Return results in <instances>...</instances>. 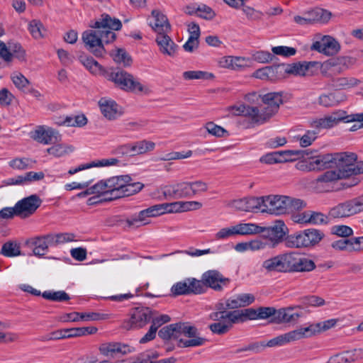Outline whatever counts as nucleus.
Wrapping results in <instances>:
<instances>
[{"instance_id":"1","label":"nucleus","mask_w":363,"mask_h":363,"mask_svg":"<svg viewBox=\"0 0 363 363\" xmlns=\"http://www.w3.org/2000/svg\"><path fill=\"white\" fill-rule=\"evenodd\" d=\"M332 154H318L317 150H303L302 158L296 168L303 172L319 171L333 167Z\"/></svg>"},{"instance_id":"2","label":"nucleus","mask_w":363,"mask_h":363,"mask_svg":"<svg viewBox=\"0 0 363 363\" xmlns=\"http://www.w3.org/2000/svg\"><path fill=\"white\" fill-rule=\"evenodd\" d=\"M332 154H318L317 150H303L302 158L296 168L303 172L319 171L333 167Z\"/></svg>"},{"instance_id":"3","label":"nucleus","mask_w":363,"mask_h":363,"mask_svg":"<svg viewBox=\"0 0 363 363\" xmlns=\"http://www.w3.org/2000/svg\"><path fill=\"white\" fill-rule=\"evenodd\" d=\"M324 234L317 229H306L288 235L284 240L286 247L301 248L314 246L323 238Z\"/></svg>"},{"instance_id":"4","label":"nucleus","mask_w":363,"mask_h":363,"mask_svg":"<svg viewBox=\"0 0 363 363\" xmlns=\"http://www.w3.org/2000/svg\"><path fill=\"white\" fill-rule=\"evenodd\" d=\"M108 80L117 86L127 91L147 94L150 92L149 87L140 83L133 76L123 70H116L108 74Z\"/></svg>"},{"instance_id":"5","label":"nucleus","mask_w":363,"mask_h":363,"mask_svg":"<svg viewBox=\"0 0 363 363\" xmlns=\"http://www.w3.org/2000/svg\"><path fill=\"white\" fill-rule=\"evenodd\" d=\"M263 105L257 107V123L263 124L274 116L283 103L282 95L279 92L267 93L262 96Z\"/></svg>"},{"instance_id":"6","label":"nucleus","mask_w":363,"mask_h":363,"mask_svg":"<svg viewBox=\"0 0 363 363\" xmlns=\"http://www.w3.org/2000/svg\"><path fill=\"white\" fill-rule=\"evenodd\" d=\"M90 26L99 29L103 44L104 43H110L116 39V35L113 30H120L122 23L120 20L111 18L110 16L104 14L101 18L94 21Z\"/></svg>"},{"instance_id":"7","label":"nucleus","mask_w":363,"mask_h":363,"mask_svg":"<svg viewBox=\"0 0 363 363\" xmlns=\"http://www.w3.org/2000/svg\"><path fill=\"white\" fill-rule=\"evenodd\" d=\"M179 347H190L203 345L205 339L199 336L196 327L185 323H179V334L177 337Z\"/></svg>"},{"instance_id":"8","label":"nucleus","mask_w":363,"mask_h":363,"mask_svg":"<svg viewBox=\"0 0 363 363\" xmlns=\"http://www.w3.org/2000/svg\"><path fill=\"white\" fill-rule=\"evenodd\" d=\"M289 196L283 195H269L262 196V213L276 216L287 213Z\"/></svg>"},{"instance_id":"9","label":"nucleus","mask_w":363,"mask_h":363,"mask_svg":"<svg viewBox=\"0 0 363 363\" xmlns=\"http://www.w3.org/2000/svg\"><path fill=\"white\" fill-rule=\"evenodd\" d=\"M232 311H221L213 312L210 314V318L216 321L209 325V328L212 333L218 335L226 333L233 327V324H236V321L233 320Z\"/></svg>"},{"instance_id":"10","label":"nucleus","mask_w":363,"mask_h":363,"mask_svg":"<svg viewBox=\"0 0 363 363\" xmlns=\"http://www.w3.org/2000/svg\"><path fill=\"white\" fill-rule=\"evenodd\" d=\"M340 48L338 42L330 35H323L317 33L314 35L311 50H315L326 55L336 54Z\"/></svg>"},{"instance_id":"11","label":"nucleus","mask_w":363,"mask_h":363,"mask_svg":"<svg viewBox=\"0 0 363 363\" xmlns=\"http://www.w3.org/2000/svg\"><path fill=\"white\" fill-rule=\"evenodd\" d=\"M152 318V311L148 308H136L133 309L130 318L123 322V326L126 330L139 329L144 327Z\"/></svg>"},{"instance_id":"12","label":"nucleus","mask_w":363,"mask_h":363,"mask_svg":"<svg viewBox=\"0 0 363 363\" xmlns=\"http://www.w3.org/2000/svg\"><path fill=\"white\" fill-rule=\"evenodd\" d=\"M262 196H252L230 201L227 203L226 206L238 211L262 213Z\"/></svg>"},{"instance_id":"13","label":"nucleus","mask_w":363,"mask_h":363,"mask_svg":"<svg viewBox=\"0 0 363 363\" xmlns=\"http://www.w3.org/2000/svg\"><path fill=\"white\" fill-rule=\"evenodd\" d=\"M346 178L344 172L327 171L313 182L314 188L318 192H329L334 189L333 183L338 179Z\"/></svg>"},{"instance_id":"14","label":"nucleus","mask_w":363,"mask_h":363,"mask_svg":"<svg viewBox=\"0 0 363 363\" xmlns=\"http://www.w3.org/2000/svg\"><path fill=\"white\" fill-rule=\"evenodd\" d=\"M82 40L86 48L96 57L105 53L99 29L86 30L82 33Z\"/></svg>"},{"instance_id":"15","label":"nucleus","mask_w":363,"mask_h":363,"mask_svg":"<svg viewBox=\"0 0 363 363\" xmlns=\"http://www.w3.org/2000/svg\"><path fill=\"white\" fill-rule=\"evenodd\" d=\"M26 245L32 250L34 255L42 257L48 252V247L53 245L52 238L51 234L33 237L26 241Z\"/></svg>"},{"instance_id":"16","label":"nucleus","mask_w":363,"mask_h":363,"mask_svg":"<svg viewBox=\"0 0 363 363\" xmlns=\"http://www.w3.org/2000/svg\"><path fill=\"white\" fill-rule=\"evenodd\" d=\"M31 137L37 142L44 145L61 140V135L57 130L45 125L38 126L34 131L31 132Z\"/></svg>"},{"instance_id":"17","label":"nucleus","mask_w":363,"mask_h":363,"mask_svg":"<svg viewBox=\"0 0 363 363\" xmlns=\"http://www.w3.org/2000/svg\"><path fill=\"white\" fill-rule=\"evenodd\" d=\"M304 338H306V335H304L301 327L269 340L264 346L269 347H281Z\"/></svg>"},{"instance_id":"18","label":"nucleus","mask_w":363,"mask_h":363,"mask_svg":"<svg viewBox=\"0 0 363 363\" xmlns=\"http://www.w3.org/2000/svg\"><path fill=\"white\" fill-rule=\"evenodd\" d=\"M41 203V199L35 194L24 198L16 203L17 215L28 217L37 210Z\"/></svg>"},{"instance_id":"19","label":"nucleus","mask_w":363,"mask_h":363,"mask_svg":"<svg viewBox=\"0 0 363 363\" xmlns=\"http://www.w3.org/2000/svg\"><path fill=\"white\" fill-rule=\"evenodd\" d=\"M162 193L167 199H179L190 197L188 182L165 185L162 187Z\"/></svg>"},{"instance_id":"20","label":"nucleus","mask_w":363,"mask_h":363,"mask_svg":"<svg viewBox=\"0 0 363 363\" xmlns=\"http://www.w3.org/2000/svg\"><path fill=\"white\" fill-rule=\"evenodd\" d=\"M345 111L337 110L330 115L325 116L311 122V127L319 131L321 129L331 128L337 125L340 122L342 121L345 116Z\"/></svg>"},{"instance_id":"21","label":"nucleus","mask_w":363,"mask_h":363,"mask_svg":"<svg viewBox=\"0 0 363 363\" xmlns=\"http://www.w3.org/2000/svg\"><path fill=\"white\" fill-rule=\"evenodd\" d=\"M130 177L128 175H123L113 177L106 181L109 196L106 197V200L111 201L121 198V192L123 189L125 182H128Z\"/></svg>"},{"instance_id":"22","label":"nucleus","mask_w":363,"mask_h":363,"mask_svg":"<svg viewBox=\"0 0 363 363\" xmlns=\"http://www.w3.org/2000/svg\"><path fill=\"white\" fill-rule=\"evenodd\" d=\"M148 21L150 26L157 35L169 33L171 30V26L167 16L159 10H152Z\"/></svg>"},{"instance_id":"23","label":"nucleus","mask_w":363,"mask_h":363,"mask_svg":"<svg viewBox=\"0 0 363 363\" xmlns=\"http://www.w3.org/2000/svg\"><path fill=\"white\" fill-rule=\"evenodd\" d=\"M168 33L157 35L155 41L159 47L160 52L166 56L175 57L177 55L179 46L167 35Z\"/></svg>"},{"instance_id":"24","label":"nucleus","mask_w":363,"mask_h":363,"mask_svg":"<svg viewBox=\"0 0 363 363\" xmlns=\"http://www.w3.org/2000/svg\"><path fill=\"white\" fill-rule=\"evenodd\" d=\"M285 228L284 223L281 220H277L272 226L262 227L263 231L262 233H264L267 240H269L272 247H274L281 242L284 236Z\"/></svg>"},{"instance_id":"25","label":"nucleus","mask_w":363,"mask_h":363,"mask_svg":"<svg viewBox=\"0 0 363 363\" xmlns=\"http://www.w3.org/2000/svg\"><path fill=\"white\" fill-rule=\"evenodd\" d=\"M203 286H207L216 291H221L223 287L227 286L229 279L223 277L221 274L215 270H209L202 275Z\"/></svg>"},{"instance_id":"26","label":"nucleus","mask_w":363,"mask_h":363,"mask_svg":"<svg viewBox=\"0 0 363 363\" xmlns=\"http://www.w3.org/2000/svg\"><path fill=\"white\" fill-rule=\"evenodd\" d=\"M99 106L101 113L108 120H115L123 114L122 108L111 99L101 98Z\"/></svg>"},{"instance_id":"27","label":"nucleus","mask_w":363,"mask_h":363,"mask_svg":"<svg viewBox=\"0 0 363 363\" xmlns=\"http://www.w3.org/2000/svg\"><path fill=\"white\" fill-rule=\"evenodd\" d=\"M96 327L73 328L62 329L52 333V339H62L74 337H80L86 335L94 334L97 332Z\"/></svg>"},{"instance_id":"28","label":"nucleus","mask_w":363,"mask_h":363,"mask_svg":"<svg viewBox=\"0 0 363 363\" xmlns=\"http://www.w3.org/2000/svg\"><path fill=\"white\" fill-rule=\"evenodd\" d=\"M332 156L333 157V167H337L338 168V170H336L337 172L352 169L357 160V155L352 152L335 153L332 154Z\"/></svg>"},{"instance_id":"29","label":"nucleus","mask_w":363,"mask_h":363,"mask_svg":"<svg viewBox=\"0 0 363 363\" xmlns=\"http://www.w3.org/2000/svg\"><path fill=\"white\" fill-rule=\"evenodd\" d=\"M299 306L282 308L276 311L275 322L278 323H296L303 315Z\"/></svg>"},{"instance_id":"30","label":"nucleus","mask_w":363,"mask_h":363,"mask_svg":"<svg viewBox=\"0 0 363 363\" xmlns=\"http://www.w3.org/2000/svg\"><path fill=\"white\" fill-rule=\"evenodd\" d=\"M226 111L228 112V116H246L250 118L252 122L257 123V119L255 118L257 111V106H250L240 104L227 107Z\"/></svg>"},{"instance_id":"31","label":"nucleus","mask_w":363,"mask_h":363,"mask_svg":"<svg viewBox=\"0 0 363 363\" xmlns=\"http://www.w3.org/2000/svg\"><path fill=\"white\" fill-rule=\"evenodd\" d=\"M338 320L335 318L328 319L323 322L311 324L307 327L302 328V330L304 333V335H306V338H308L317 333H320L334 328Z\"/></svg>"},{"instance_id":"32","label":"nucleus","mask_w":363,"mask_h":363,"mask_svg":"<svg viewBox=\"0 0 363 363\" xmlns=\"http://www.w3.org/2000/svg\"><path fill=\"white\" fill-rule=\"evenodd\" d=\"M255 300V298L252 294H240L228 298L225 304L228 308L235 309L246 307L252 304Z\"/></svg>"},{"instance_id":"33","label":"nucleus","mask_w":363,"mask_h":363,"mask_svg":"<svg viewBox=\"0 0 363 363\" xmlns=\"http://www.w3.org/2000/svg\"><path fill=\"white\" fill-rule=\"evenodd\" d=\"M99 350L101 354L106 357H114L118 354L128 352L129 347L119 342H105L100 345Z\"/></svg>"},{"instance_id":"34","label":"nucleus","mask_w":363,"mask_h":363,"mask_svg":"<svg viewBox=\"0 0 363 363\" xmlns=\"http://www.w3.org/2000/svg\"><path fill=\"white\" fill-rule=\"evenodd\" d=\"M330 216L333 218H340L350 217L357 214L352 200L338 204L330 211Z\"/></svg>"},{"instance_id":"35","label":"nucleus","mask_w":363,"mask_h":363,"mask_svg":"<svg viewBox=\"0 0 363 363\" xmlns=\"http://www.w3.org/2000/svg\"><path fill=\"white\" fill-rule=\"evenodd\" d=\"M151 218H153L152 216H151L149 209L146 208L128 218L126 223L129 227L139 228L148 225L150 223Z\"/></svg>"},{"instance_id":"36","label":"nucleus","mask_w":363,"mask_h":363,"mask_svg":"<svg viewBox=\"0 0 363 363\" xmlns=\"http://www.w3.org/2000/svg\"><path fill=\"white\" fill-rule=\"evenodd\" d=\"M306 17L310 19L311 24L315 22L325 23L331 18V13L327 10L316 8L304 13Z\"/></svg>"},{"instance_id":"37","label":"nucleus","mask_w":363,"mask_h":363,"mask_svg":"<svg viewBox=\"0 0 363 363\" xmlns=\"http://www.w3.org/2000/svg\"><path fill=\"white\" fill-rule=\"evenodd\" d=\"M133 156L145 155L155 148V143L148 140H141L131 143Z\"/></svg>"},{"instance_id":"38","label":"nucleus","mask_w":363,"mask_h":363,"mask_svg":"<svg viewBox=\"0 0 363 363\" xmlns=\"http://www.w3.org/2000/svg\"><path fill=\"white\" fill-rule=\"evenodd\" d=\"M233 320L237 323H243L247 320H257V309L250 308L242 310L232 311Z\"/></svg>"},{"instance_id":"39","label":"nucleus","mask_w":363,"mask_h":363,"mask_svg":"<svg viewBox=\"0 0 363 363\" xmlns=\"http://www.w3.org/2000/svg\"><path fill=\"white\" fill-rule=\"evenodd\" d=\"M235 225L237 235H251L260 234L262 233L263 229L262 226H259L255 223H238Z\"/></svg>"},{"instance_id":"40","label":"nucleus","mask_w":363,"mask_h":363,"mask_svg":"<svg viewBox=\"0 0 363 363\" xmlns=\"http://www.w3.org/2000/svg\"><path fill=\"white\" fill-rule=\"evenodd\" d=\"M344 100V96L335 93L321 94L318 97V102L324 107H331L339 104Z\"/></svg>"},{"instance_id":"41","label":"nucleus","mask_w":363,"mask_h":363,"mask_svg":"<svg viewBox=\"0 0 363 363\" xmlns=\"http://www.w3.org/2000/svg\"><path fill=\"white\" fill-rule=\"evenodd\" d=\"M11 79L15 86L21 91L26 92L30 87V82L20 72H13L11 74Z\"/></svg>"},{"instance_id":"42","label":"nucleus","mask_w":363,"mask_h":363,"mask_svg":"<svg viewBox=\"0 0 363 363\" xmlns=\"http://www.w3.org/2000/svg\"><path fill=\"white\" fill-rule=\"evenodd\" d=\"M28 29L32 37L36 40L44 38L47 33L44 26L38 20H33L30 21Z\"/></svg>"},{"instance_id":"43","label":"nucleus","mask_w":363,"mask_h":363,"mask_svg":"<svg viewBox=\"0 0 363 363\" xmlns=\"http://www.w3.org/2000/svg\"><path fill=\"white\" fill-rule=\"evenodd\" d=\"M282 264L283 263H281V259L280 258V255H277L274 257H272V258L264 260L262 262V267L267 272H284Z\"/></svg>"},{"instance_id":"44","label":"nucleus","mask_w":363,"mask_h":363,"mask_svg":"<svg viewBox=\"0 0 363 363\" xmlns=\"http://www.w3.org/2000/svg\"><path fill=\"white\" fill-rule=\"evenodd\" d=\"M279 255L284 272L294 271L299 255L297 253H285Z\"/></svg>"},{"instance_id":"45","label":"nucleus","mask_w":363,"mask_h":363,"mask_svg":"<svg viewBox=\"0 0 363 363\" xmlns=\"http://www.w3.org/2000/svg\"><path fill=\"white\" fill-rule=\"evenodd\" d=\"M113 60L118 64L124 67L130 66L132 62L131 57L128 55L125 50L116 48L111 53Z\"/></svg>"},{"instance_id":"46","label":"nucleus","mask_w":363,"mask_h":363,"mask_svg":"<svg viewBox=\"0 0 363 363\" xmlns=\"http://www.w3.org/2000/svg\"><path fill=\"white\" fill-rule=\"evenodd\" d=\"M74 147L66 144H57L47 150L48 154L56 157H64L72 152Z\"/></svg>"},{"instance_id":"47","label":"nucleus","mask_w":363,"mask_h":363,"mask_svg":"<svg viewBox=\"0 0 363 363\" xmlns=\"http://www.w3.org/2000/svg\"><path fill=\"white\" fill-rule=\"evenodd\" d=\"M179 334V323L171 324L160 330L158 335L163 340H174Z\"/></svg>"},{"instance_id":"48","label":"nucleus","mask_w":363,"mask_h":363,"mask_svg":"<svg viewBox=\"0 0 363 363\" xmlns=\"http://www.w3.org/2000/svg\"><path fill=\"white\" fill-rule=\"evenodd\" d=\"M34 164V161L27 157L14 158L9 162V167L16 170H25L32 168Z\"/></svg>"},{"instance_id":"49","label":"nucleus","mask_w":363,"mask_h":363,"mask_svg":"<svg viewBox=\"0 0 363 363\" xmlns=\"http://www.w3.org/2000/svg\"><path fill=\"white\" fill-rule=\"evenodd\" d=\"M319 130L313 128V130H307L305 133L297 139L299 145L302 147H306L311 145L313 142L318 138Z\"/></svg>"},{"instance_id":"50","label":"nucleus","mask_w":363,"mask_h":363,"mask_svg":"<svg viewBox=\"0 0 363 363\" xmlns=\"http://www.w3.org/2000/svg\"><path fill=\"white\" fill-rule=\"evenodd\" d=\"M0 253L9 257L18 256L21 255L20 245L16 241H8L3 245Z\"/></svg>"},{"instance_id":"51","label":"nucleus","mask_w":363,"mask_h":363,"mask_svg":"<svg viewBox=\"0 0 363 363\" xmlns=\"http://www.w3.org/2000/svg\"><path fill=\"white\" fill-rule=\"evenodd\" d=\"M188 186L190 197L206 192L208 189L207 183L201 180L188 182Z\"/></svg>"},{"instance_id":"52","label":"nucleus","mask_w":363,"mask_h":363,"mask_svg":"<svg viewBox=\"0 0 363 363\" xmlns=\"http://www.w3.org/2000/svg\"><path fill=\"white\" fill-rule=\"evenodd\" d=\"M344 123L357 122L359 123L354 124L350 128V131H356L363 128V112L360 113H353L348 115L347 112H345Z\"/></svg>"},{"instance_id":"53","label":"nucleus","mask_w":363,"mask_h":363,"mask_svg":"<svg viewBox=\"0 0 363 363\" xmlns=\"http://www.w3.org/2000/svg\"><path fill=\"white\" fill-rule=\"evenodd\" d=\"M310 63L307 62H296L288 65L286 69V72L298 76H304L308 70Z\"/></svg>"},{"instance_id":"54","label":"nucleus","mask_w":363,"mask_h":363,"mask_svg":"<svg viewBox=\"0 0 363 363\" xmlns=\"http://www.w3.org/2000/svg\"><path fill=\"white\" fill-rule=\"evenodd\" d=\"M183 77L187 80L192 79H203L208 80L213 79L214 75L212 73L201 71V70H191L186 71L183 73Z\"/></svg>"},{"instance_id":"55","label":"nucleus","mask_w":363,"mask_h":363,"mask_svg":"<svg viewBox=\"0 0 363 363\" xmlns=\"http://www.w3.org/2000/svg\"><path fill=\"white\" fill-rule=\"evenodd\" d=\"M359 81L352 77H339L333 80V86L340 89H345L358 84Z\"/></svg>"},{"instance_id":"56","label":"nucleus","mask_w":363,"mask_h":363,"mask_svg":"<svg viewBox=\"0 0 363 363\" xmlns=\"http://www.w3.org/2000/svg\"><path fill=\"white\" fill-rule=\"evenodd\" d=\"M43 297L47 300L53 301H66L69 300V295L64 291H45L42 294Z\"/></svg>"},{"instance_id":"57","label":"nucleus","mask_w":363,"mask_h":363,"mask_svg":"<svg viewBox=\"0 0 363 363\" xmlns=\"http://www.w3.org/2000/svg\"><path fill=\"white\" fill-rule=\"evenodd\" d=\"M143 188V184L140 182H132L130 177L128 182H125L121 192V197L129 196L140 191Z\"/></svg>"},{"instance_id":"58","label":"nucleus","mask_w":363,"mask_h":363,"mask_svg":"<svg viewBox=\"0 0 363 363\" xmlns=\"http://www.w3.org/2000/svg\"><path fill=\"white\" fill-rule=\"evenodd\" d=\"M235 225L220 229L214 235L216 240H224L237 236Z\"/></svg>"},{"instance_id":"59","label":"nucleus","mask_w":363,"mask_h":363,"mask_svg":"<svg viewBox=\"0 0 363 363\" xmlns=\"http://www.w3.org/2000/svg\"><path fill=\"white\" fill-rule=\"evenodd\" d=\"M206 131L215 137H225L228 135V131L223 127L216 125L213 122H208L205 125Z\"/></svg>"},{"instance_id":"60","label":"nucleus","mask_w":363,"mask_h":363,"mask_svg":"<svg viewBox=\"0 0 363 363\" xmlns=\"http://www.w3.org/2000/svg\"><path fill=\"white\" fill-rule=\"evenodd\" d=\"M250 242V249L251 251H258L265 249L267 246H272L269 240L263 234L262 236L252 240Z\"/></svg>"},{"instance_id":"61","label":"nucleus","mask_w":363,"mask_h":363,"mask_svg":"<svg viewBox=\"0 0 363 363\" xmlns=\"http://www.w3.org/2000/svg\"><path fill=\"white\" fill-rule=\"evenodd\" d=\"M65 123L67 127H82L87 123V118L83 114L66 116Z\"/></svg>"},{"instance_id":"62","label":"nucleus","mask_w":363,"mask_h":363,"mask_svg":"<svg viewBox=\"0 0 363 363\" xmlns=\"http://www.w3.org/2000/svg\"><path fill=\"white\" fill-rule=\"evenodd\" d=\"M315 267V264L311 259L307 258H301L298 256L294 271L310 272L312 271Z\"/></svg>"},{"instance_id":"63","label":"nucleus","mask_w":363,"mask_h":363,"mask_svg":"<svg viewBox=\"0 0 363 363\" xmlns=\"http://www.w3.org/2000/svg\"><path fill=\"white\" fill-rule=\"evenodd\" d=\"M332 247L335 250H345L348 252L355 251L352 238L342 239L335 241L332 243Z\"/></svg>"},{"instance_id":"64","label":"nucleus","mask_w":363,"mask_h":363,"mask_svg":"<svg viewBox=\"0 0 363 363\" xmlns=\"http://www.w3.org/2000/svg\"><path fill=\"white\" fill-rule=\"evenodd\" d=\"M188 278L174 284L171 288V292L174 296L189 294Z\"/></svg>"}]
</instances>
